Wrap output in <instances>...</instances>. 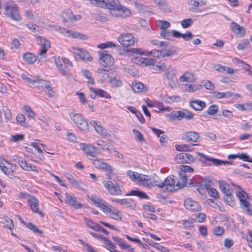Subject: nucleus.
<instances>
[{
  "instance_id": "a19ab883",
  "label": "nucleus",
  "mask_w": 252,
  "mask_h": 252,
  "mask_svg": "<svg viewBox=\"0 0 252 252\" xmlns=\"http://www.w3.org/2000/svg\"><path fill=\"white\" fill-rule=\"evenodd\" d=\"M64 14L68 19L72 22L79 21L81 18V16L80 15H74L72 11L69 9L66 10L65 11Z\"/></svg>"
},
{
  "instance_id": "393cba45",
  "label": "nucleus",
  "mask_w": 252,
  "mask_h": 252,
  "mask_svg": "<svg viewBox=\"0 0 252 252\" xmlns=\"http://www.w3.org/2000/svg\"><path fill=\"white\" fill-rule=\"evenodd\" d=\"M202 88L200 84H183L182 85V89L183 91L188 93H194Z\"/></svg>"
},
{
  "instance_id": "bf43d9fd",
  "label": "nucleus",
  "mask_w": 252,
  "mask_h": 252,
  "mask_svg": "<svg viewBox=\"0 0 252 252\" xmlns=\"http://www.w3.org/2000/svg\"><path fill=\"white\" fill-rule=\"evenodd\" d=\"M116 45L112 41H108L105 43H101L97 45V47L99 49H105L106 48L115 47Z\"/></svg>"
},
{
  "instance_id": "f257e3e1",
  "label": "nucleus",
  "mask_w": 252,
  "mask_h": 252,
  "mask_svg": "<svg viewBox=\"0 0 252 252\" xmlns=\"http://www.w3.org/2000/svg\"><path fill=\"white\" fill-rule=\"evenodd\" d=\"M233 186L239 190L236 193V196L240 200L242 208L245 210L248 215H252V205L248 201V194L240 186L232 183Z\"/></svg>"
},
{
  "instance_id": "79ce46f5",
  "label": "nucleus",
  "mask_w": 252,
  "mask_h": 252,
  "mask_svg": "<svg viewBox=\"0 0 252 252\" xmlns=\"http://www.w3.org/2000/svg\"><path fill=\"white\" fill-rule=\"evenodd\" d=\"M179 180H178V182L180 183V188L186 186L188 183V175L184 172H179Z\"/></svg>"
},
{
  "instance_id": "052dcab7",
  "label": "nucleus",
  "mask_w": 252,
  "mask_h": 252,
  "mask_svg": "<svg viewBox=\"0 0 252 252\" xmlns=\"http://www.w3.org/2000/svg\"><path fill=\"white\" fill-rule=\"evenodd\" d=\"M218 106L216 104H213L208 108L206 112L209 115H213L216 114L218 112Z\"/></svg>"
},
{
  "instance_id": "aec40b11",
  "label": "nucleus",
  "mask_w": 252,
  "mask_h": 252,
  "mask_svg": "<svg viewBox=\"0 0 252 252\" xmlns=\"http://www.w3.org/2000/svg\"><path fill=\"white\" fill-rule=\"evenodd\" d=\"M172 115L173 118L178 119V120H181L183 118L190 120L193 117V114L186 110L174 111Z\"/></svg>"
},
{
  "instance_id": "6e6d98bb",
  "label": "nucleus",
  "mask_w": 252,
  "mask_h": 252,
  "mask_svg": "<svg viewBox=\"0 0 252 252\" xmlns=\"http://www.w3.org/2000/svg\"><path fill=\"white\" fill-rule=\"evenodd\" d=\"M157 24L158 26L161 30V31L167 29L171 26L169 22L164 20H158Z\"/></svg>"
},
{
  "instance_id": "5fc2aeb1",
  "label": "nucleus",
  "mask_w": 252,
  "mask_h": 252,
  "mask_svg": "<svg viewBox=\"0 0 252 252\" xmlns=\"http://www.w3.org/2000/svg\"><path fill=\"white\" fill-rule=\"evenodd\" d=\"M189 4L192 6L193 9H196L200 4L202 6L205 5L206 2L203 1V0H191L189 1Z\"/></svg>"
},
{
  "instance_id": "a878e982",
  "label": "nucleus",
  "mask_w": 252,
  "mask_h": 252,
  "mask_svg": "<svg viewBox=\"0 0 252 252\" xmlns=\"http://www.w3.org/2000/svg\"><path fill=\"white\" fill-rule=\"evenodd\" d=\"M214 97L217 99L228 98L237 95V94L235 93L226 91L225 92H220L219 91H214L212 93Z\"/></svg>"
},
{
  "instance_id": "9d476101",
  "label": "nucleus",
  "mask_w": 252,
  "mask_h": 252,
  "mask_svg": "<svg viewBox=\"0 0 252 252\" xmlns=\"http://www.w3.org/2000/svg\"><path fill=\"white\" fill-rule=\"evenodd\" d=\"M99 59L98 62L105 67H109L114 63V59L111 55L108 54L106 51L98 52Z\"/></svg>"
},
{
  "instance_id": "bb28decb",
  "label": "nucleus",
  "mask_w": 252,
  "mask_h": 252,
  "mask_svg": "<svg viewBox=\"0 0 252 252\" xmlns=\"http://www.w3.org/2000/svg\"><path fill=\"white\" fill-rule=\"evenodd\" d=\"M144 101L146 103L147 105L149 107H158L159 109V111H157V112L163 111L168 109V108H165L162 103L157 102V101H153L150 100L149 98H145L144 99Z\"/></svg>"
},
{
  "instance_id": "2f4dec72",
  "label": "nucleus",
  "mask_w": 252,
  "mask_h": 252,
  "mask_svg": "<svg viewBox=\"0 0 252 252\" xmlns=\"http://www.w3.org/2000/svg\"><path fill=\"white\" fill-rule=\"evenodd\" d=\"M90 90L92 92L95 94V95H97L100 97H103L105 98H111V94L107 91L103 90L101 89H94L93 87L90 88Z\"/></svg>"
},
{
  "instance_id": "0eeeda50",
  "label": "nucleus",
  "mask_w": 252,
  "mask_h": 252,
  "mask_svg": "<svg viewBox=\"0 0 252 252\" xmlns=\"http://www.w3.org/2000/svg\"><path fill=\"white\" fill-rule=\"evenodd\" d=\"M163 187L167 191H174L180 189V183L174 176H169L163 181Z\"/></svg>"
},
{
  "instance_id": "5701e85b",
  "label": "nucleus",
  "mask_w": 252,
  "mask_h": 252,
  "mask_svg": "<svg viewBox=\"0 0 252 252\" xmlns=\"http://www.w3.org/2000/svg\"><path fill=\"white\" fill-rule=\"evenodd\" d=\"M130 14L131 11L129 9L119 3L118 7H117L115 12L114 13V15H112L116 17L119 16H122L123 17H128L130 16Z\"/></svg>"
},
{
  "instance_id": "8fccbe9b",
  "label": "nucleus",
  "mask_w": 252,
  "mask_h": 252,
  "mask_svg": "<svg viewBox=\"0 0 252 252\" xmlns=\"http://www.w3.org/2000/svg\"><path fill=\"white\" fill-rule=\"evenodd\" d=\"M84 220L88 227L96 231L98 230V227L99 226V224L94 222L92 220L85 218H84Z\"/></svg>"
},
{
  "instance_id": "72a5a7b5",
  "label": "nucleus",
  "mask_w": 252,
  "mask_h": 252,
  "mask_svg": "<svg viewBox=\"0 0 252 252\" xmlns=\"http://www.w3.org/2000/svg\"><path fill=\"white\" fill-rule=\"evenodd\" d=\"M199 137V134L195 131H189L184 135V139L189 142H196Z\"/></svg>"
},
{
  "instance_id": "7ed1b4c3",
  "label": "nucleus",
  "mask_w": 252,
  "mask_h": 252,
  "mask_svg": "<svg viewBox=\"0 0 252 252\" xmlns=\"http://www.w3.org/2000/svg\"><path fill=\"white\" fill-rule=\"evenodd\" d=\"M4 14L14 21H19L21 17L16 4L12 0H8L5 3Z\"/></svg>"
},
{
  "instance_id": "9b49d317",
  "label": "nucleus",
  "mask_w": 252,
  "mask_h": 252,
  "mask_svg": "<svg viewBox=\"0 0 252 252\" xmlns=\"http://www.w3.org/2000/svg\"><path fill=\"white\" fill-rule=\"evenodd\" d=\"M197 155L199 157L200 160L202 162H204L205 164L209 166H211L212 165L218 166L222 165V164L230 163L228 161H225L220 159L214 158L205 155L203 153H198Z\"/></svg>"
},
{
  "instance_id": "de8ad7c7",
  "label": "nucleus",
  "mask_w": 252,
  "mask_h": 252,
  "mask_svg": "<svg viewBox=\"0 0 252 252\" xmlns=\"http://www.w3.org/2000/svg\"><path fill=\"white\" fill-rule=\"evenodd\" d=\"M94 17L95 20L103 23H105L109 21V18L104 14L102 13L94 14Z\"/></svg>"
},
{
  "instance_id": "3c124183",
  "label": "nucleus",
  "mask_w": 252,
  "mask_h": 252,
  "mask_svg": "<svg viewBox=\"0 0 252 252\" xmlns=\"http://www.w3.org/2000/svg\"><path fill=\"white\" fill-rule=\"evenodd\" d=\"M129 195L137 196L141 199H148V195L144 192L138 190H131L129 194Z\"/></svg>"
},
{
  "instance_id": "4d7b16f0",
  "label": "nucleus",
  "mask_w": 252,
  "mask_h": 252,
  "mask_svg": "<svg viewBox=\"0 0 252 252\" xmlns=\"http://www.w3.org/2000/svg\"><path fill=\"white\" fill-rule=\"evenodd\" d=\"M16 120L22 126L25 127L28 126V124L26 122L25 117L23 114H18L16 117Z\"/></svg>"
},
{
  "instance_id": "dca6fc26",
  "label": "nucleus",
  "mask_w": 252,
  "mask_h": 252,
  "mask_svg": "<svg viewBox=\"0 0 252 252\" xmlns=\"http://www.w3.org/2000/svg\"><path fill=\"white\" fill-rule=\"evenodd\" d=\"M31 198V199H28V203L32 211L34 213L37 214L41 217L43 218L44 217V214L39 209L38 200L34 196Z\"/></svg>"
},
{
  "instance_id": "c9c22d12",
  "label": "nucleus",
  "mask_w": 252,
  "mask_h": 252,
  "mask_svg": "<svg viewBox=\"0 0 252 252\" xmlns=\"http://www.w3.org/2000/svg\"><path fill=\"white\" fill-rule=\"evenodd\" d=\"M179 80L182 82L192 83L195 81V78L192 73L187 71L181 76Z\"/></svg>"
},
{
  "instance_id": "c03bdc74",
  "label": "nucleus",
  "mask_w": 252,
  "mask_h": 252,
  "mask_svg": "<svg viewBox=\"0 0 252 252\" xmlns=\"http://www.w3.org/2000/svg\"><path fill=\"white\" fill-rule=\"evenodd\" d=\"M129 51L132 53L141 55L150 56L153 54L152 51H145L142 49L138 48H131Z\"/></svg>"
},
{
  "instance_id": "20e7f679",
  "label": "nucleus",
  "mask_w": 252,
  "mask_h": 252,
  "mask_svg": "<svg viewBox=\"0 0 252 252\" xmlns=\"http://www.w3.org/2000/svg\"><path fill=\"white\" fill-rule=\"evenodd\" d=\"M49 28L51 29L58 32L59 33L62 34L66 37H72L74 38L82 40H87L88 38V36L86 34L77 32H73L71 30H67L66 28L61 27L60 26L56 25H49Z\"/></svg>"
},
{
  "instance_id": "4468645a",
  "label": "nucleus",
  "mask_w": 252,
  "mask_h": 252,
  "mask_svg": "<svg viewBox=\"0 0 252 252\" xmlns=\"http://www.w3.org/2000/svg\"><path fill=\"white\" fill-rule=\"evenodd\" d=\"M126 174L132 181L141 186L143 185L144 178L147 177V175L133 172L130 170L127 171Z\"/></svg>"
},
{
  "instance_id": "680f3d73",
  "label": "nucleus",
  "mask_w": 252,
  "mask_h": 252,
  "mask_svg": "<svg viewBox=\"0 0 252 252\" xmlns=\"http://www.w3.org/2000/svg\"><path fill=\"white\" fill-rule=\"evenodd\" d=\"M207 190L210 196H212L214 198H218L219 197V193L218 191L215 188L209 187L207 188Z\"/></svg>"
},
{
  "instance_id": "774afa93",
  "label": "nucleus",
  "mask_w": 252,
  "mask_h": 252,
  "mask_svg": "<svg viewBox=\"0 0 252 252\" xmlns=\"http://www.w3.org/2000/svg\"><path fill=\"white\" fill-rule=\"evenodd\" d=\"M214 234L217 236H221L224 232V229L221 226H216L213 230Z\"/></svg>"
},
{
  "instance_id": "ddd939ff",
  "label": "nucleus",
  "mask_w": 252,
  "mask_h": 252,
  "mask_svg": "<svg viewBox=\"0 0 252 252\" xmlns=\"http://www.w3.org/2000/svg\"><path fill=\"white\" fill-rule=\"evenodd\" d=\"M118 40L123 46L127 47L134 44L136 41L135 37L130 33H124L118 37Z\"/></svg>"
},
{
  "instance_id": "39448f33",
  "label": "nucleus",
  "mask_w": 252,
  "mask_h": 252,
  "mask_svg": "<svg viewBox=\"0 0 252 252\" xmlns=\"http://www.w3.org/2000/svg\"><path fill=\"white\" fill-rule=\"evenodd\" d=\"M69 51L73 54L76 59L88 62L93 61V58L90 55L89 52L84 48L72 46L70 48Z\"/></svg>"
},
{
  "instance_id": "412c9836",
  "label": "nucleus",
  "mask_w": 252,
  "mask_h": 252,
  "mask_svg": "<svg viewBox=\"0 0 252 252\" xmlns=\"http://www.w3.org/2000/svg\"><path fill=\"white\" fill-rule=\"evenodd\" d=\"M80 147L87 155L90 157V159L93 158V157H95L94 155V154H97L98 153V149L91 145L81 143Z\"/></svg>"
},
{
  "instance_id": "4c0bfd02",
  "label": "nucleus",
  "mask_w": 252,
  "mask_h": 252,
  "mask_svg": "<svg viewBox=\"0 0 252 252\" xmlns=\"http://www.w3.org/2000/svg\"><path fill=\"white\" fill-rule=\"evenodd\" d=\"M176 70L173 68H167L165 72V76L167 79L170 81L174 82L176 80Z\"/></svg>"
},
{
  "instance_id": "0e129e2a",
  "label": "nucleus",
  "mask_w": 252,
  "mask_h": 252,
  "mask_svg": "<svg viewBox=\"0 0 252 252\" xmlns=\"http://www.w3.org/2000/svg\"><path fill=\"white\" fill-rule=\"evenodd\" d=\"M202 86H204L205 88L208 90L213 91L215 89L214 84L209 80H204L202 81Z\"/></svg>"
},
{
  "instance_id": "58836bf2",
  "label": "nucleus",
  "mask_w": 252,
  "mask_h": 252,
  "mask_svg": "<svg viewBox=\"0 0 252 252\" xmlns=\"http://www.w3.org/2000/svg\"><path fill=\"white\" fill-rule=\"evenodd\" d=\"M50 83L44 79H35L34 85L36 87L42 89H50Z\"/></svg>"
},
{
  "instance_id": "338daca9",
  "label": "nucleus",
  "mask_w": 252,
  "mask_h": 252,
  "mask_svg": "<svg viewBox=\"0 0 252 252\" xmlns=\"http://www.w3.org/2000/svg\"><path fill=\"white\" fill-rule=\"evenodd\" d=\"M193 23V20L191 18H188L183 20L181 24L184 29H187Z\"/></svg>"
},
{
  "instance_id": "6e6552de",
  "label": "nucleus",
  "mask_w": 252,
  "mask_h": 252,
  "mask_svg": "<svg viewBox=\"0 0 252 252\" xmlns=\"http://www.w3.org/2000/svg\"><path fill=\"white\" fill-rule=\"evenodd\" d=\"M69 116L71 119L77 125L80 130L85 131L89 128L87 121L81 114L72 112L69 113Z\"/></svg>"
},
{
  "instance_id": "6ab92c4d",
  "label": "nucleus",
  "mask_w": 252,
  "mask_h": 252,
  "mask_svg": "<svg viewBox=\"0 0 252 252\" xmlns=\"http://www.w3.org/2000/svg\"><path fill=\"white\" fill-rule=\"evenodd\" d=\"M64 196L66 199V203L70 206L76 209L82 207L83 204L78 201L75 196H72L67 192L65 193Z\"/></svg>"
},
{
  "instance_id": "13d9d810",
  "label": "nucleus",
  "mask_w": 252,
  "mask_h": 252,
  "mask_svg": "<svg viewBox=\"0 0 252 252\" xmlns=\"http://www.w3.org/2000/svg\"><path fill=\"white\" fill-rule=\"evenodd\" d=\"M25 135L23 134H16L12 135L10 138V141L13 142H17L23 141L24 139Z\"/></svg>"
},
{
  "instance_id": "c756f323",
  "label": "nucleus",
  "mask_w": 252,
  "mask_h": 252,
  "mask_svg": "<svg viewBox=\"0 0 252 252\" xmlns=\"http://www.w3.org/2000/svg\"><path fill=\"white\" fill-rule=\"evenodd\" d=\"M189 106L197 111H201L206 107V103L199 99H195L189 102Z\"/></svg>"
},
{
  "instance_id": "4be33fe9",
  "label": "nucleus",
  "mask_w": 252,
  "mask_h": 252,
  "mask_svg": "<svg viewBox=\"0 0 252 252\" xmlns=\"http://www.w3.org/2000/svg\"><path fill=\"white\" fill-rule=\"evenodd\" d=\"M184 205L187 209L191 211H199L201 210L200 205L190 198L185 200Z\"/></svg>"
},
{
  "instance_id": "1a4fd4ad",
  "label": "nucleus",
  "mask_w": 252,
  "mask_h": 252,
  "mask_svg": "<svg viewBox=\"0 0 252 252\" xmlns=\"http://www.w3.org/2000/svg\"><path fill=\"white\" fill-rule=\"evenodd\" d=\"M37 41L41 46V48L38 52L39 62H43L46 58V54L48 49L50 47V42L49 40L41 36H39L37 38Z\"/></svg>"
},
{
  "instance_id": "49530a36",
  "label": "nucleus",
  "mask_w": 252,
  "mask_h": 252,
  "mask_svg": "<svg viewBox=\"0 0 252 252\" xmlns=\"http://www.w3.org/2000/svg\"><path fill=\"white\" fill-rule=\"evenodd\" d=\"M97 146H100L103 150L109 151L110 153H113L112 149L110 148L111 145L102 140H98L96 141Z\"/></svg>"
},
{
  "instance_id": "b1692460",
  "label": "nucleus",
  "mask_w": 252,
  "mask_h": 252,
  "mask_svg": "<svg viewBox=\"0 0 252 252\" xmlns=\"http://www.w3.org/2000/svg\"><path fill=\"white\" fill-rule=\"evenodd\" d=\"M91 124L94 126L95 131L98 134L103 136H106L107 135V130L102 127L99 122L96 121H93L91 122Z\"/></svg>"
},
{
  "instance_id": "cd10ccee",
  "label": "nucleus",
  "mask_w": 252,
  "mask_h": 252,
  "mask_svg": "<svg viewBox=\"0 0 252 252\" xmlns=\"http://www.w3.org/2000/svg\"><path fill=\"white\" fill-rule=\"evenodd\" d=\"M55 61L57 68L61 72V73L63 75H66L67 74V70L65 69L64 59L61 58L59 56L55 57Z\"/></svg>"
},
{
  "instance_id": "e433bc0d",
  "label": "nucleus",
  "mask_w": 252,
  "mask_h": 252,
  "mask_svg": "<svg viewBox=\"0 0 252 252\" xmlns=\"http://www.w3.org/2000/svg\"><path fill=\"white\" fill-rule=\"evenodd\" d=\"M39 52L38 53L37 56H35L33 54L31 53H25L23 56L24 60L30 64H33L37 60L39 62Z\"/></svg>"
},
{
  "instance_id": "f8f14e48",
  "label": "nucleus",
  "mask_w": 252,
  "mask_h": 252,
  "mask_svg": "<svg viewBox=\"0 0 252 252\" xmlns=\"http://www.w3.org/2000/svg\"><path fill=\"white\" fill-rule=\"evenodd\" d=\"M142 186L149 188L154 186L161 188H163V181H160L159 178L158 177H152L150 178H148L147 177L144 178Z\"/></svg>"
},
{
  "instance_id": "603ef678",
  "label": "nucleus",
  "mask_w": 252,
  "mask_h": 252,
  "mask_svg": "<svg viewBox=\"0 0 252 252\" xmlns=\"http://www.w3.org/2000/svg\"><path fill=\"white\" fill-rule=\"evenodd\" d=\"M109 82L113 87H120L122 86V81L117 77L111 78Z\"/></svg>"
},
{
  "instance_id": "f3484780",
  "label": "nucleus",
  "mask_w": 252,
  "mask_h": 252,
  "mask_svg": "<svg viewBox=\"0 0 252 252\" xmlns=\"http://www.w3.org/2000/svg\"><path fill=\"white\" fill-rule=\"evenodd\" d=\"M91 160L94 161V164L96 168L102 169L107 172H112L110 165L101 160L98 159L96 157H93Z\"/></svg>"
},
{
  "instance_id": "09e8293b",
  "label": "nucleus",
  "mask_w": 252,
  "mask_h": 252,
  "mask_svg": "<svg viewBox=\"0 0 252 252\" xmlns=\"http://www.w3.org/2000/svg\"><path fill=\"white\" fill-rule=\"evenodd\" d=\"M82 74L84 77L88 79V84L93 85L94 84V81L92 78L91 72L88 70H84L82 71Z\"/></svg>"
},
{
  "instance_id": "864d4df0",
  "label": "nucleus",
  "mask_w": 252,
  "mask_h": 252,
  "mask_svg": "<svg viewBox=\"0 0 252 252\" xmlns=\"http://www.w3.org/2000/svg\"><path fill=\"white\" fill-rule=\"evenodd\" d=\"M134 6L136 9L141 13H144L149 9L148 6L138 2V1L134 2Z\"/></svg>"
},
{
  "instance_id": "37998d69",
  "label": "nucleus",
  "mask_w": 252,
  "mask_h": 252,
  "mask_svg": "<svg viewBox=\"0 0 252 252\" xmlns=\"http://www.w3.org/2000/svg\"><path fill=\"white\" fill-rule=\"evenodd\" d=\"M153 1L160 10L166 12L169 10L167 3L164 0H153Z\"/></svg>"
},
{
  "instance_id": "a211bd4d",
  "label": "nucleus",
  "mask_w": 252,
  "mask_h": 252,
  "mask_svg": "<svg viewBox=\"0 0 252 252\" xmlns=\"http://www.w3.org/2000/svg\"><path fill=\"white\" fill-rule=\"evenodd\" d=\"M174 159L178 163H190L194 160V158L191 155L185 153H181L177 155Z\"/></svg>"
},
{
  "instance_id": "f03ea898",
  "label": "nucleus",
  "mask_w": 252,
  "mask_h": 252,
  "mask_svg": "<svg viewBox=\"0 0 252 252\" xmlns=\"http://www.w3.org/2000/svg\"><path fill=\"white\" fill-rule=\"evenodd\" d=\"M91 200L94 205L99 208L110 218L118 210L117 209L108 204L105 201L96 195H92Z\"/></svg>"
},
{
  "instance_id": "7c9ffc66",
  "label": "nucleus",
  "mask_w": 252,
  "mask_h": 252,
  "mask_svg": "<svg viewBox=\"0 0 252 252\" xmlns=\"http://www.w3.org/2000/svg\"><path fill=\"white\" fill-rule=\"evenodd\" d=\"M132 90L137 93L146 92L148 87L140 82H133L131 85Z\"/></svg>"
},
{
  "instance_id": "423d86ee",
  "label": "nucleus",
  "mask_w": 252,
  "mask_h": 252,
  "mask_svg": "<svg viewBox=\"0 0 252 252\" xmlns=\"http://www.w3.org/2000/svg\"><path fill=\"white\" fill-rule=\"evenodd\" d=\"M103 183L105 188L111 195L114 196L122 195L123 191L121 189L122 182L113 183L111 181L104 180Z\"/></svg>"
},
{
  "instance_id": "a18cd8bd",
  "label": "nucleus",
  "mask_w": 252,
  "mask_h": 252,
  "mask_svg": "<svg viewBox=\"0 0 252 252\" xmlns=\"http://www.w3.org/2000/svg\"><path fill=\"white\" fill-rule=\"evenodd\" d=\"M155 63V60L152 59L150 58H140L138 59V63L144 65V66H148L150 65H153Z\"/></svg>"
},
{
  "instance_id": "f704fd0d",
  "label": "nucleus",
  "mask_w": 252,
  "mask_h": 252,
  "mask_svg": "<svg viewBox=\"0 0 252 252\" xmlns=\"http://www.w3.org/2000/svg\"><path fill=\"white\" fill-rule=\"evenodd\" d=\"M106 2L105 8L111 10V14L114 15L119 3V0H107Z\"/></svg>"
},
{
  "instance_id": "c85d7f7f",
  "label": "nucleus",
  "mask_w": 252,
  "mask_h": 252,
  "mask_svg": "<svg viewBox=\"0 0 252 252\" xmlns=\"http://www.w3.org/2000/svg\"><path fill=\"white\" fill-rule=\"evenodd\" d=\"M231 28L234 33L237 36L243 37L246 33V31L244 27L240 26L236 23L232 22L231 23Z\"/></svg>"
},
{
  "instance_id": "ea45409f",
  "label": "nucleus",
  "mask_w": 252,
  "mask_h": 252,
  "mask_svg": "<svg viewBox=\"0 0 252 252\" xmlns=\"http://www.w3.org/2000/svg\"><path fill=\"white\" fill-rule=\"evenodd\" d=\"M15 160L18 162L21 167L24 170L29 171L32 164L28 163L23 158L19 156L16 157L15 158Z\"/></svg>"
},
{
  "instance_id": "69168bd1",
  "label": "nucleus",
  "mask_w": 252,
  "mask_h": 252,
  "mask_svg": "<svg viewBox=\"0 0 252 252\" xmlns=\"http://www.w3.org/2000/svg\"><path fill=\"white\" fill-rule=\"evenodd\" d=\"M143 208L145 211L155 213L156 211L155 206L150 203L143 205Z\"/></svg>"
},
{
  "instance_id": "e2e57ef3",
  "label": "nucleus",
  "mask_w": 252,
  "mask_h": 252,
  "mask_svg": "<svg viewBox=\"0 0 252 252\" xmlns=\"http://www.w3.org/2000/svg\"><path fill=\"white\" fill-rule=\"evenodd\" d=\"M225 201L230 206L233 207L235 205L232 194H226L224 197Z\"/></svg>"
},
{
  "instance_id": "473e14b6",
  "label": "nucleus",
  "mask_w": 252,
  "mask_h": 252,
  "mask_svg": "<svg viewBox=\"0 0 252 252\" xmlns=\"http://www.w3.org/2000/svg\"><path fill=\"white\" fill-rule=\"evenodd\" d=\"M218 184L220 189L225 195L232 194L231 188L225 181H219Z\"/></svg>"
},
{
  "instance_id": "2eb2a0df",
  "label": "nucleus",
  "mask_w": 252,
  "mask_h": 252,
  "mask_svg": "<svg viewBox=\"0 0 252 252\" xmlns=\"http://www.w3.org/2000/svg\"><path fill=\"white\" fill-rule=\"evenodd\" d=\"M16 165L4 160L0 162V169L7 176L13 175L14 170H15Z\"/></svg>"
}]
</instances>
